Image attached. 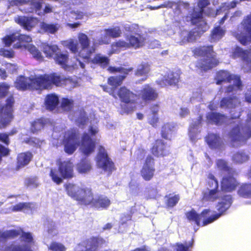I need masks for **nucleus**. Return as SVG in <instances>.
<instances>
[{"label": "nucleus", "mask_w": 251, "mask_h": 251, "mask_svg": "<svg viewBox=\"0 0 251 251\" xmlns=\"http://www.w3.org/2000/svg\"><path fill=\"white\" fill-rule=\"evenodd\" d=\"M71 81L70 78L53 72L40 75L33 77L20 75L16 78L14 85L17 90L22 91L27 90L42 91L50 90L53 86L61 87L66 85Z\"/></svg>", "instance_id": "obj_1"}, {"label": "nucleus", "mask_w": 251, "mask_h": 251, "mask_svg": "<svg viewBox=\"0 0 251 251\" xmlns=\"http://www.w3.org/2000/svg\"><path fill=\"white\" fill-rule=\"evenodd\" d=\"M65 152L71 155L79 146L80 151L85 156H88L95 151L96 147V140L92 139L87 133L82 134L80 141L78 133L74 129L67 131L62 140Z\"/></svg>", "instance_id": "obj_2"}, {"label": "nucleus", "mask_w": 251, "mask_h": 251, "mask_svg": "<svg viewBox=\"0 0 251 251\" xmlns=\"http://www.w3.org/2000/svg\"><path fill=\"white\" fill-rule=\"evenodd\" d=\"M20 235V240L25 244L19 245L12 244L0 249V251H33L31 245L34 244L32 234L30 232H25L22 228L0 231V241L14 239Z\"/></svg>", "instance_id": "obj_3"}, {"label": "nucleus", "mask_w": 251, "mask_h": 251, "mask_svg": "<svg viewBox=\"0 0 251 251\" xmlns=\"http://www.w3.org/2000/svg\"><path fill=\"white\" fill-rule=\"evenodd\" d=\"M193 55L196 57H203L197 61L196 67L201 72H206L217 66L219 61L212 45H204L195 48L192 50Z\"/></svg>", "instance_id": "obj_4"}, {"label": "nucleus", "mask_w": 251, "mask_h": 251, "mask_svg": "<svg viewBox=\"0 0 251 251\" xmlns=\"http://www.w3.org/2000/svg\"><path fill=\"white\" fill-rule=\"evenodd\" d=\"M214 80L218 85L224 83H230L233 81L232 84H229L226 87L225 93L226 94L242 89L243 84L240 75L231 74L227 70H220L216 72Z\"/></svg>", "instance_id": "obj_5"}, {"label": "nucleus", "mask_w": 251, "mask_h": 251, "mask_svg": "<svg viewBox=\"0 0 251 251\" xmlns=\"http://www.w3.org/2000/svg\"><path fill=\"white\" fill-rule=\"evenodd\" d=\"M15 102V98L12 94L6 99L4 104L0 101V129L5 128L14 119Z\"/></svg>", "instance_id": "obj_6"}, {"label": "nucleus", "mask_w": 251, "mask_h": 251, "mask_svg": "<svg viewBox=\"0 0 251 251\" xmlns=\"http://www.w3.org/2000/svg\"><path fill=\"white\" fill-rule=\"evenodd\" d=\"M118 95L123 102L121 104L123 113L128 114L132 112L136 108V95L126 87L122 86L118 90Z\"/></svg>", "instance_id": "obj_7"}, {"label": "nucleus", "mask_w": 251, "mask_h": 251, "mask_svg": "<svg viewBox=\"0 0 251 251\" xmlns=\"http://www.w3.org/2000/svg\"><path fill=\"white\" fill-rule=\"evenodd\" d=\"M125 28L126 30L129 33L125 37L129 48L138 49L144 45L145 38L142 34L138 25L131 24L125 26Z\"/></svg>", "instance_id": "obj_8"}, {"label": "nucleus", "mask_w": 251, "mask_h": 251, "mask_svg": "<svg viewBox=\"0 0 251 251\" xmlns=\"http://www.w3.org/2000/svg\"><path fill=\"white\" fill-rule=\"evenodd\" d=\"M96 161L98 167L106 173L107 176H110L112 172L116 170L114 163L109 157L106 150L102 146H100L98 148Z\"/></svg>", "instance_id": "obj_9"}, {"label": "nucleus", "mask_w": 251, "mask_h": 251, "mask_svg": "<svg viewBox=\"0 0 251 251\" xmlns=\"http://www.w3.org/2000/svg\"><path fill=\"white\" fill-rule=\"evenodd\" d=\"M240 25L242 29L238 27L233 34L242 45L246 46L251 43V12L244 17Z\"/></svg>", "instance_id": "obj_10"}, {"label": "nucleus", "mask_w": 251, "mask_h": 251, "mask_svg": "<svg viewBox=\"0 0 251 251\" xmlns=\"http://www.w3.org/2000/svg\"><path fill=\"white\" fill-rule=\"evenodd\" d=\"M232 202V198L230 196H224L222 201L218 202L216 205L218 212L202 221L201 226H205L219 218L230 207Z\"/></svg>", "instance_id": "obj_11"}, {"label": "nucleus", "mask_w": 251, "mask_h": 251, "mask_svg": "<svg viewBox=\"0 0 251 251\" xmlns=\"http://www.w3.org/2000/svg\"><path fill=\"white\" fill-rule=\"evenodd\" d=\"M232 142L246 141L251 137V127L248 125H237L229 133Z\"/></svg>", "instance_id": "obj_12"}, {"label": "nucleus", "mask_w": 251, "mask_h": 251, "mask_svg": "<svg viewBox=\"0 0 251 251\" xmlns=\"http://www.w3.org/2000/svg\"><path fill=\"white\" fill-rule=\"evenodd\" d=\"M155 172V159L152 155H148L140 170V175L145 181H149L153 179Z\"/></svg>", "instance_id": "obj_13"}, {"label": "nucleus", "mask_w": 251, "mask_h": 251, "mask_svg": "<svg viewBox=\"0 0 251 251\" xmlns=\"http://www.w3.org/2000/svg\"><path fill=\"white\" fill-rule=\"evenodd\" d=\"M94 199V194L91 188L85 187L78 189V194L75 199L78 204L92 207Z\"/></svg>", "instance_id": "obj_14"}, {"label": "nucleus", "mask_w": 251, "mask_h": 251, "mask_svg": "<svg viewBox=\"0 0 251 251\" xmlns=\"http://www.w3.org/2000/svg\"><path fill=\"white\" fill-rule=\"evenodd\" d=\"M233 58L241 57L244 62V68L248 73L251 72V46L248 50H244L239 47L235 48L233 54Z\"/></svg>", "instance_id": "obj_15"}, {"label": "nucleus", "mask_w": 251, "mask_h": 251, "mask_svg": "<svg viewBox=\"0 0 251 251\" xmlns=\"http://www.w3.org/2000/svg\"><path fill=\"white\" fill-rule=\"evenodd\" d=\"M169 147L161 139H157L153 142L150 149L151 154L156 157L167 156L170 153Z\"/></svg>", "instance_id": "obj_16"}, {"label": "nucleus", "mask_w": 251, "mask_h": 251, "mask_svg": "<svg viewBox=\"0 0 251 251\" xmlns=\"http://www.w3.org/2000/svg\"><path fill=\"white\" fill-rule=\"evenodd\" d=\"M57 165L58 170L63 179H71L75 176L74 165L70 160L59 161Z\"/></svg>", "instance_id": "obj_17"}, {"label": "nucleus", "mask_w": 251, "mask_h": 251, "mask_svg": "<svg viewBox=\"0 0 251 251\" xmlns=\"http://www.w3.org/2000/svg\"><path fill=\"white\" fill-rule=\"evenodd\" d=\"M235 171L233 173H228L221 181V189L223 191L230 192L234 190L238 185V182L234 176Z\"/></svg>", "instance_id": "obj_18"}, {"label": "nucleus", "mask_w": 251, "mask_h": 251, "mask_svg": "<svg viewBox=\"0 0 251 251\" xmlns=\"http://www.w3.org/2000/svg\"><path fill=\"white\" fill-rule=\"evenodd\" d=\"M210 213V210L209 209H205L201 212V214H199L194 208H192L185 213V216L189 222L194 223L197 226H200L201 218H203L204 219L203 221L207 218V216Z\"/></svg>", "instance_id": "obj_19"}, {"label": "nucleus", "mask_w": 251, "mask_h": 251, "mask_svg": "<svg viewBox=\"0 0 251 251\" xmlns=\"http://www.w3.org/2000/svg\"><path fill=\"white\" fill-rule=\"evenodd\" d=\"M206 23H203L202 24L198 25L197 27L198 28L197 30L195 28L188 32L187 35L184 36L180 41V43H181V44L182 45L186 43L195 41L197 36L200 37L201 34L206 31Z\"/></svg>", "instance_id": "obj_20"}, {"label": "nucleus", "mask_w": 251, "mask_h": 251, "mask_svg": "<svg viewBox=\"0 0 251 251\" xmlns=\"http://www.w3.org/2000/svg\"><path fill=\"white\" fill-rule=\"evenodd\" d=\"M179 75L175 72H168L162 78L157 80L156 82L161 87L167 86L176 85L179 82Z\"/></svg>", "instance_id": "obj_21"}, {"label": "nucleus", "mask_w": 251, "mask_h": 251, "mask_svg": "<svg viewBox=\"0 0 251 251\" xmlns=\"http://www.w3.org/2000/svg\"><path fill=\"white\" fill-rule=\"evenodd\" d=\"M139 96L143 101L149 102L156 100L158 94L155 89L147 84L141 89Z\"/></svg>", "instance_id": "obj_22"}, {"label": "nucleus", "mask_w": 251, "mask_h": 251, "mask_svg": "<svg viewBox=\"0 0 251 251\" xmlns=\"http://www.w3.org/2000/svg\"><path fill=\"white\" fill-rule=\"evenodd\" d=\"M33 155L30 151L20 152L16 157L15 170L19 171L28 165L33 158Z\"/></svg>", "instance_id": "obj_23"}, {"label": "nucleus", "mask_w": 251, "mask_h": 251, "mask_svg": "<svg viewBox=\"0 0 251 251\" xmlns=\"http://www.w3.org/2000/svg\"><path fill=\"white\" fill-rule=\"evenodd\" d=\"M240 104V100L236 96L223 97L220 102V107L225 109L234 108Z\"/></svg>", "instance_id": "obj_24"}, {"label": "nucleus", "mask_w": 251, "mask_h": 251, "mask_svg": "<svg viewBox=\"0 0 251 251\" xmlns=\"http://www.w3.org/2000/svg\"><path fill=\"white\" fill-rule=\"evenodd\" d=\"M111 201L106 196L103 195H98L94 199L92 207L99 209H107L110 205Z\"/></svg>", "instance_id": "obj_25"}, {"label": "nucleus", "mask_w": 251, "mask_h": 251, "mask_svg": "<svg viewBox=\"0 0 251 251\" xmlns=\"http://www.w3.org/2000/svg\"><path fill=\"white\" fill-rule=\"evenodd\" d=\"M59 97L55 93L47 94L45 99L44 104L46 109L52 111L55 109L59 104Z\"/></svg>", "instance_id": "obj_26"}, {"label": "nucleus", "mask_w": 251, "mask_h": 251, "mask_svg": "<svg viewBox=\"0 0 251 251\" xmlns=\"http://www.w3.org/2000/svg\"><path fill=\"white\" fill-rule=\"evenodd\" d=\"M225 116L218 112H210L206 115L207 124H214L217 126L221 125L225 121Z\"/></svg>", "instance_id": "obj_27"}, {"label": "nucleus", "mask_w": 251, "mask_h": 251, "mask_svg": "<svg viewBox=\"0 0 251 251\" xmlns=\"http://www.w3.org/2000/svg\"><path fill=\"white\" fill-rule=\"evenodd\" d=\"M205 141L211 149H216L222 144V141L219 135L209 133L205 137Z\"/></svg>", "instance_id": "obj_28"}, {"label": "nucleus", "mask_w": 251, "mask_h": 251, "mask_svg": "<svg viewBox=\"0 0 251 251\" xmlns=\"http://www.w3.org/2000/svg\"><path fill=\"white\" fill-rule=\"evenodd\" d=\"M77 172L80 174H87L92 169V165L89 159L86 157L82 158L76 164Z\"/></svg>", "instance_id": "obj_29"}, {"label": "nucleus", "mask_w": 251, "mask_h": 251, "mask_svg": "<svg viewBox=\"0 0 251 251\" xmlns=\"http://www.w3.org/2000/svg\"><path fill=\"white\" fill-rule=\"evenodd\" d=\"M15 21L24 29L27 31H30L34 26L33 19L32 17L19 16Z\"/></svg>", "instance_id": "obj_30"}, {"label": "nucleus", "mask_w": 251, "mask_h": 251, "mask_svg": "<svg viewBox=\"0 0 251 251\" xmlns=\"http://www.w3.org/2000/svg\"><path fill=\"white\" fill-rule=\"evenodd\" d=\"M150 71V64L148 62H142L138 65L135 72V75L138 76H145L144 78L142 79V80H145L147 78L148 75Z\"/></svg>", "instance_id": "obj_31"}, {"label": "nucleus", "mask_w": 251, "mask_h": 251, "mask_svg": "<svg viewBox=\"0 0 251 251\" xmlns=\"http://www.w3.org/2000/svg\"><path fill=\"white\" fill-rule=\"evenodd\" d=\"M41 49L46 57L51 58L56 53L59 48L56 45H50L47 43H43L41 44Z\"/></svg>", "instance_id": "obj_32"}, {"label": "nucleus", "mask_w": 251, "mask_h": 251, "mask_svg": "<svg viewBox=\"0 0 251 251\" xmlns=\"http://www.w3.org/2000/svg\"><path fill=\"white\" fill-rule=\"evenodd\" d=\"M91 62L94 64L98 65L101 68L104 69L108 66L110 59L107 56L102 55L100 53H97L95 55L91 60Z\"/></svg>", "instance_id": "obj_33"}, {"label": "nucleus", "mask_w": 251, "mask_h": 251, "mask_svg": "<svg viewBox=\"0 0 251 251\" xmlns=\"http://www.w3.org/2000/svg\"><path fill=\"white\" fill-rule=\"evenodd\" d=\"M226 30L220 25L215 26L211 30L210 36L211 42H216L221 39L225 35Z\"/></svg>", "instance_id": "obj_34"}, {"label": "nucleus", "mask_w": 251, "mask_h": 251, "mask_svg": "<svg viewBox=\"0 0 251 251\" xmlns=\"http://www.w3.org/2000/svg\"><path fill=\"white\" fill-rule=\"evenodd\" d=\"M219 189L216 184V189H211L202 194V200L205 201H214L219 198Z\"/></svg>", "instance_id": "obj_35"}, {"label": "nucleus", "mask_w": 251, "mask_h": 251, "mask_svg": "<svg viewBox=\"0 0 251 251\" xmlns=\"http://www.w3.org/2000/svg\"><path fill=\"white\" fill-rule=\"evenodd\" d=\"M104 37L112 38H117L121 36L122 34V30L120 26H115L104 29Z\"/></svg>", "instance_id": "obj_36"}, {"label": "nucleus", "mask_w": 251, "mask_h": 251, "mask_svg": "<svg viewBox=\"0 0 251 251\" xmlns=\"http://www.w3.org/2000/svg\"><path fill=\"white\" fill-rule=\"evenodd\" d=\"M127 75H121L110 76L108 78L107 83L114 88H116L122 84L123 80Z\"/></svg>", "instance_id": "obj_37"}, {"label": "nucleus", "mask_w": 251, "mask_h": 251, "mask_svg": "<svg viewBox=\"0 0 251 251\" xmlns=\"http://www.w3.org/2000/svg\"><path fill=\"white\" fill-rule=\"evenodd\" d=\"M238 195L244 198H251V183H243L238 190Z\"/></svg>", "instance_id": "obj_38"}, {"label": "nucleus", "mask_w": 251, "mask_h": 251, "mask_svg": "<svg viewBox=\"0 0 251 251\" xmlns=\"http://www.w3.org/2000/svg\"><path fill=\"white\" fill-rule=\"evenodd\" d=\"M18 42L15 44L13 47L15 49H19L22 48V43H29L32 41L31 37L28 35L19 34L16 36Z\"/></svg>", "instance_id": "obj_39"}, {"label": "nucleus", "mask_w": 251, "mask_h": 251, "mask_svg": "<svg viewBox=\"0 0 251 251\" xmlns=\"http://www.w3.org/2000/svg\"><path fill=\"white\" fill-rule=\"evenodd\" d=\"M174 126L170 123H166L163 125L161 130V137L166 140L170 139V137L174 132Z\"/></svg>", "instance_id": "obj_40"}, {"label": "nucleus", "mask_w": 251, "mask_h": 251, "mask_svg": "<svg viewBox=\"0 0 251 251\" xmlns=\"http://www.w3.org/2000/svg\"><path fill=\"white\" fill-rule=\"evenodd\" d=\"M69 56L67 54L57 53L55 54L54 59L56 64L60 65L63 68H66L68 66L67 63Z\"/></svg>", "instance_id": "obj_41"}, {"label": "nucleus", "mask_w": 251, "mask_h": 251, "mask_svg": "<svg viewBox=\"0 0 251 251\" xmlns=\"http://www.w3.org/2000/svg\"><path fill=\"white\" fill-rule=\"evenodd\" d=\"M46 124V121L43 118H39L34 120L31 124L30 131L33 133L38 132L43 129Z\"/></svg>", "instance_id": "obj_42"}, {"label": "nucleus", "mask_w": 251, "mask_h": 251, "mask_svg": "<svg viewBox=\"0 0 251 251\" xmlns=\"http://www.w3.org/2000/svg\"><path fill=\"white\" fill-rule=\"evenodd\" d=\"M74 107V101L73 99L63 98L61 99L60 107L64 111L70 112Z\"/></svg>", "instance_id": "obj_43"}, {"label": "nucleus", "mask_w": 251, "mask_h": 251, "mask_svg": "<svg viewBox=\"0 0 251 251\" xmlns=\"http://www.w3.org/2000/svg\"><path fill=\"white\" fill-rule=\"evenodd\" d=\"M67 194L75 200L78 194V189L76 190L75 185L72 183H68L64 185Z\"/></svg>", "instance_id": "obj_44"}, {"label": "nucleus", "mask_w": 251, "mask_h": 251, "mask_svg": "<svg viewBox=\"0 0 251 251\" xmlns=\"http://www.w3.org/2000/svg\"><path fill=\"white\" fill-rule=\"evenodd\" d=\"M217 167L222 171L228 173H233L234 170L228 166L227 163L224 159H218L216 161Z\"/></svg>", "instance_id": "obj_45"}, {"label": "nucleus", "mask_w": 251, "mask_h": 251, "mask_svg": "<svg viewBox=\"0 0 251 251\" xmlns=\"http://www.w3.org/2000/svg\"><path fill=\"white\" fill-rule=\"evenodd\" d=\"M166 200L165 204L168 207L172 208L176 205L180 199V196L178 194L172 196L171 194L165 196Z\"/></svg>", "instance_id": "obj_46"}, {"label": "nucleus", "mask_w": 251, "mask_h": 251, "mask_svg": "<svg viewBox=\"0 0 251 251\" xmlns=\"http://www.w3.org/2000/svg\"><path fill=\"white\" fill-rule=\"evenodd\" d=\"M204 13L207 16L210 15V13H205L200 9L198 11H194L191 16V21L192 24L195 25L200 22L202 19V15Z\"/></svg>", "instance_id": "obj_47"}, {"label": "nucleus", "mask_w": 251, "mask_h": 251, "mask_svg": "<svg viewBox=\"0 0 251 251\" xmlns=\"http://www.w3.org/2000/svg\"><path fill=\"white\" fill-rule=\"evenodd\" d=\"M58 170L54 168L50 169L49 174V176L51 177V180L57 185H59L62 183L63 180L62 176H60Z\"/></svg>", "instance_id": "obj_48"}, {"label": "nucleus", "mask_w": 251, "mask_h": 251, "mask_svg": "<svg viewBox=\"0 0 251 251\" xmlns=\"http://www.w3.org/2000/svg\"><path fill=\"white\" fill-rule=\"evenodd\" d=\"M78 40L80 44L82 50H85L90 46V40L85 33H80L78 35Z\"/></svg>", "instance_id": "obj_49"}, {"label": "nucleus", "mask_w": 251, "mask_h": 251, "mask_svg": "<svg viewBox=\"0 0 251 251\" xmlns=\"http://www.w3.org/2000/svg\"><path fill=\"white\" fill-rule=\"evenodd\" d=\"M112 49L115 51L129 49L127 42L124 40H119L112 44Z\"/></svg>", "instance_id": "obj_50"}, {"label": "nucleus", "mask_w": 251, "mask_h": 251, "mask_svg": "<svg viewBox=\"0 0 251 251\" xmlns=\"http://www.w3.org/2000/svg\"><path fill=\"white\" fill-rule=\"evenodd\" d=\"M248 160V156L244 152H237L232 157V160L235 163H242Z\"/></svg>", "instance_id": "obj_51"}, {"label": "nucleus", "mask_w": 251, "mask_h": 251, "mask_svg": "<svg viewBox=\"0 0 251 251\" xmlns=\"http://www.w3.org/2000/svg\"><path fill=\"white\" fill-rule=\"evenodd\" d=\"M28 51L32 55L34 58L38 61H43L44 57L41 51L34 45H30L28 48Z\"/></svg>", "instance_id": "obj_52"}, {"label": "nucleus", "mask_w": 251, "mask_h": 251, "mask_svg": "<svg viewBox=\"0 0 251 251\" xmlns=\"http://www.w3.org/2000/svg\"><path fill=\"white\" fill-rule=\"evenodd\" d=\"M193 239H192L188 244L186 242H185L184 244L176 243L175 245V246L176 247V251H191L190 248L193 247Z\"/></svg>", "instance_id": "obj_53"}, {"label": "nucleus", "mask_w": 251, "mask_h": 251, "mask_svg": "<svg viewBox=\"0 0 251 251\" xmlns=\"http://www.w3.org/2000/svg\"><path fill=\"white\" fill-rule=\"evenodd\" d=\"M111 73L119 72L122 75H128L130 72H131L133 70V68L132 67L126 68L122 67H109L108 69Z\"/></svg>", "instance_id": "obj_54"}, {"label": "nucleus", "mask_w": 251, "mask_h": 251, "mask_svg": "<svg viewBox=\"0 0 251 251\" xmlns=\"http://www.w3.org/2000/svg\"><path fill=\"white\" fill-rule=\"evenodd\" d=\"M16 40L17 37L15 33L7 35L2 38L3 43L6 47H10L12 44Z\"/></svg>", "instance_id": "obj_55"}, {"label": "nucleus", "mask_w": 251, "mask_h": 251, "mask_svg": "<svg viewBox=\"0 0 251 251\" xmlns=\"http://www.w3.org/2000/svg\"><path fill=\"white\" fill-rule=\"evenodd\" d=\"M10 87V85L5 82L0 83V98H4L8 94Z\"/></svg>", "instance_id": "obj_56"}, {"label": "nucleus", "mask_w": 251, "mask_h": 251, "mask_svg": "<svg viewBox=\"0 0 251 251\" xmlns=\"http://www.w3.org/2000/svg\"><path fill=\"white\" fill-rule=\"evenodd\" d=\"M30 208V203L29 202H20L11 207L12 212L21 211L24 209H28Z\"/></svg>", "instance_id": "obj_57"}, {"label": "nucleus", "mask_w": 251, "mask_h": 251, "mask_svg": "<svg viewBox=\"0 0 251 251\" xmlns=\"http://www.w3.org/2000/svg\"><path fill=\"white\" fill-rule=\"evenodd\" d=\"M48 249L51 251H66V248L63 244L56 242H52Z\"/></svg>", "instance_id": "obj_58"}, {"label": "nucleus", "mask_w": 251, "mask_h": 251, "mask_svg": "<svg viewBox=\"0 0 251 251\" xmlns=\"http://www.w3.org/2000/svg\"><path fill=\"white\" fill-rule=\"evenodd\" d=\"M44 1V0H29V4L32 9L38 11L42 9Z\"/></svg>", "instance_id": "obj_59"}, {"label": "nucleus", "mask_w": 251, "mask_h": 251, "mask_svg": "<svg viewBox=\"0 0 251 251\" xmlns=\"http://www.w3.org/2000/svg\"><path fill=\"white\" fill-rule=\"evenodd\" d=\"M207 178L209 179L207 183L210 187L216 189V184H217V189H219L218 181L212 173L208 174Z\"/></svg>", "instance_id": "obj_60"}, {"label": "nucleus", "mask_w": 251, "mask_h": 251, "mask_svg": "<svg viewBox=\"0 0 251 251\" xmlns=\"http://www.w3.org/2000/svg\"><path fill=\"white\" fill-rule=\"evenodd\" d=\"M83 17L84 14L82 12L72 11L68 16V21L73 22L74 20H81Z\"/></svg>", "instance_id": "obj_61"}, {"label": "nucleus", "mask_w": 251, "mask_h": 251, "mask_svg": "<svg viewBox=\"0 0 251 251\" xmlns=\"http://www.w3.org/2000/svg\"><path fill=\"white\" fill-rule=\"evenodd\" d=\"M14 51L12 50H6L4 48L0 49V55L8 58L14 57Z\"/></svg>", "instance_id": "obj_62"}, {"label": "nucleus", "mask_w": 251, "mask_h": 251, "mask_svg": "<svg viewBox=\"0 0 251 251\" xmlns=\"http://www.w3.org/2000/svg\"><path fill=\"white\" fill-rule=\"evenodd\" d=\"M42 28L46 32L53 34L57 31L58 28L54 24H44Z\"/></svg>", "instance_id": "obj_63"}, {"label": "nucleus", "mask_w": 251, "mask_h": 251, "mask_svg": "<svg viewBox=\"0 0 251 251\" xmlns=\"http://www.w3.org/2000/svg\"><path fill=\"white\" fill-rule=\"evenodd\" d=\"M0 142L6 146H9L10 141L7 133L0 132Z\"/></svg>", "instance_id": "obj_64"}]
</instances>
